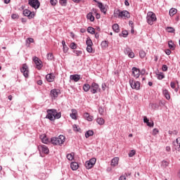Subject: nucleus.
Returning <instances> with one entry per match:
<instances>
[{"label": "nucleus", "mask_w": 180, "mask_h": 180, "mask_svg": "<svg viewBox=\"0 0 180 180\" xmlns=\"http://www.w3.org/2000/svg\"><path fill=\"white\" fill-rule=\"evenodd\" d=\"M114 16L118 19H130V13L127 11L118 9L114 11Z\"/></svg>", "instance_id": "obj_1"}, {"label": "nucleus", "mask_w": 180, "mask_h": 180, "mask_svg": "<svg viewBox=\"0 0 180 180\" xmlns=\"http://www.w3.org/2000/svg\"><path fill=\"white\" fill-rule=\"evenodd\" d=\"M65 141V136L60 135L58 137H53L51 139V142L53 146H61Z\"/></svg>", "instance_id": "obj_2"}, {"label": "nucleus", "mask_w": 180, "mask_h": 180, "mask_svg": "<svg viewBox=\"0 0 180 180\" xmlns=\"http://www.w3.org/2000/svg\"><path fill=\"white\" fill-rule=\"evenodd\" d=\"M146 19L148 25H150L151 26L152 25H153L154 22L157 20V16L155 15V13L150 11L148 13Z\"/></svg>", "instance_id": "obj_3"}, {"label": "nucleus", "mask_w": 180, "mask_h": 180, "mask_svg": "<svg viewBox=\"0 0 180 180\" xmlns=\"http://www.w3.org/2000/svg\"><path fill=\"white\" fill-rule=\"evenodd\" d=\"M28 4L34 8V9H39L40 8V1L39 0H29Z\"/></svg>", "instance_id": "obj_4"}, {"label": "nucleus", "mask_w": 180, "mask_h": 180, "mask_svg": "<svg viewBox=\"0 0 180 180\" xmlns=\"http://www.w3.org/2000/svg\"><path fill=\"white\" fill-rule=\"evenodd\" d=\"M129 84L132 89H140V82L134 81V79H129Z\"/></svg>", "instance_id": "obj_5"}, {"label": "nucleus", "mask_w": 180, "mask_h": 180, "mask_svg": "<svg viewBox=\"0 0 180 180\" xmlns=\"http://www.w3.org/2000/svg\"><path fill=\"white\" fill-rule=\"evenodd\" d=\"M99 91H101V89H99V84L93 82L90 86V92H91V94H96Z\"/></svg>", "instance_id": "obj_6"}, {"label": "nucleus", "mask_w": 180, "mask_h": 180, "mask_svg": "<svg viewBox=\"0 0 180 180\" xmlns=\"http://www.w3.org/2000/svg\"><path fill=\"white\" fill-rule=\"evenodd\" d=\"M32 60H33L34 64L36 65L37 70H40L41 68H43L42 62L40 59H39V58H37V56H34L32 58Z\"/></svg>", "instance_id": "obj_7"}, {"label": "nucleus", "mask_w": 180, "mask_h": 180, "mask_svg": "<svg viewBox=\"0 0 180 180\" xmlns=\"http://www.w3.org/2000/svg\"><path fill=\"white\" fill-rule=\"evenodd\" d=\"M47 115L46 119H49L51 122L54 121V109L47 110Z\"/></svg>", "instance_id": "obj_8"}, {"label": "nucleus", "mask_w": 180, "mask_h": 180, "mask_svg": "<svg viewBox=\"0 0 180 180\" xmlns=\"http://www.w3.org/2000/svg\"><path fill=\"white\" fill-rule=\"evenodd\" d=\"M98 8H99L102 13L106 15V12H108V6L103 5L102 2H98Z\"/></svg>", "instance_id": "obj_9"}, {"label": "nucleus", "mask_w": 180, "mask_h": 180, "mask_svg": "<svg viewBox=\"0 0 180 180\" xmlns=\"http://www.w3.org/2000/svg\"><path fill=\"white\" fill-rule=\"evenodd\" d=\"M20 71H21V72H22V74L25 78H27L29 77V70H28L27 64L22 65V67L20 69Z\"/></svg>", "instance_id": "obj_10"}, {"label": "nucleus", "mask_w": 180, "mask_h": 180, "mask_svg": "<svg viewBox=\"0 0 180 180\" xmlns=\"http://www.w3.org/2000/svg\"><path fill=\"white\" fill-rule=\"evenodd\" d=\"M23 15L24 16H27L28 19H33L34 18V12H32L29 11L28 9H25L23 11Z\"/></svg>", "instance_id": "obj_11"}, {"label": "nucleus", "mask_w": 180, "mask_h": 180, "mask_svg": "<svg viewBox=\"0 0 180 180\" xmlns=\"http://www.w3.org/2000/svg\"><path fill=\"white\" fill-rule=\"evenodd\" d=\"M132 74L134 77L139 78L140 77V69L135 67L132 68Z\"/></svg>", "instance_id": "obj_12"}, {"label": "nucleus", "mask_w": 180, "mask_h": 180, "mask_svg": "<svg viewBox=\"0 0 180 180\" xmlns=\"http://www.w3.org/2000/svg\"><path fill=\"white\" fill-rule=\"evenodd\" d=\"M46 81H48V82H53V81H54V78H56V76H54V75H53V73H49V74L46 75Z\"/></svg>", "instance_id": "obj_13"}, {"label": "nucleus", "mask_w": 180, "mask_h": 180, "mask_svg": "<svg viewBox=\"0 0 180 180\" xmlns=\"http://www.w3.org/2000/svg\"><path fill=\"white\" fill-rule=\"evenodd\" d=\"M70 78L72 81H75V82H78V81L79 79H81V75H70Z\"/></svg>", "instance_id": "obj_14"}, {"label": "nucleus", "mask_w": 180, "mask_h": 180, "mask_svg": "<svg viewBox=\"0 0 180 180\" xmlns=\"http://www.w3.org/2000/svg\"><path fill=\"white\" fill-rule=\"evenodd\" d=\"M119 165V158L116 157L114 158L112 160H111V166L112 167H116L117 165Z\"/></svg>", "instance_id": "obj_15"}, {"label": "nucleus", "mask_w": 180, "mask_h": 180, "mask_svg": "<svg viewBox=\"0 0 180 180\" xmlns=\"http://www.w3.org/2000/svg\"><path fill=\"white\" fill-rule=\"evenodd\" d=\"M39 150H41L42 153H44V154H49V148H47V146L42 145L40 147H39Z\"/></svg>", "instance_id": "obj_16"}, {"label": "nucleus", "mask_w": 180, "mask_h": 180, "mask_svg": "<svg viewBox=\"0 0 180 180\" xmlns=\"http://www.w3.org/2000/svg\"><path fill=\"white\" fill-rule=\"evenodd\" d=\"M78 162H73L70 164V168L72 169V171H77L79 168Z\"/></svg>", "instance_id": "obj_17"}, {"label": "nucleus", "mask_w": 180, "mask_h": 180, "mask_svg": "<svg viewBox=\"0 0 180 180\" xmlns=\"http://www.w3.org/2000/svg\"><path fill=\"white\" fill-rule=\"evenodd\" d=\"M84 119L88 120V122H92V120H94V117L92 115H90L88 112H85L84 114Z\"/></svg>", "instance_id": "obj_18"}, {"label": "nucleus", "mask_w": 180, "mask_h": 180, "mask_svg": "<svg viewBox=\"0 0 180 180\" xmlns=\"http://www.w3.org/2000/svg\"><path fill=\"white\" fill-rule=\"evenodd\" d=\"M40 139H41L42 143H44V144H49V143H50V141L49 140V139L47 138V136L46 135L41 136Z\"/></svg>", "instance_id": "obj_19"}, {"label": "nucleus", "mask_w": 180, "mask_h": 180, "mask_svg": "<svg viewBox=\"0 0 180 180\" xmlns=\"http://www.w3.org/2000/svg\"><path fill=\"white\" fill-rule=\"evenodd\" d=\"M51 96H52V98H57L58 96V91L57 89H54L51 91Z\"/></svg>", "instance_id": "obj_20"}, {"label": "nucleus", "mask_w": 180, "mask_h": 180, "mask_svg": "<svg viewBox=\"0 0 180 180\" xmlns=\"http://www.w3.org/2000/svg\"><path fill=\"white\" fill-rule=\"evenodd\" d=\"M53 116L54 120H56V119H60V117H61V112H57V110L53 109Z\"/></svg>", "instance_id": "obj_21"}, {"label": "nucleus", "mask_w": 180, "mask_h": 180, "mask_svg": "<svg viewBox=\"0 0 180 180\" xmlns=\"http://www.w3.org/2000/svg\"><path fill=\"white\" fill-rule=\"evenodd\" d=\"M70 117H72L74 120H77V110L72 109V113L70 114Z\"/></svg>", "instance_id": "obj_22"}, {"label": "nucleus", "mask_w": 180, "mask_h": 180, "mask_svg": "<svg viewBox=\"0 0 180 180\" xmlns=\"http://www.w3.org/2000/svg\"><path fill=\"white\" fill-rule=\"evenodd\" d=\"M86 18L89 19V20H90V22H94V20H95V17L91 12L87 14Z\"/></svg>", "instance_id": "obj_23"}, {"label": "nucleus", "mask_w": 180, "mask_h": 180, "mask_svg": "<svg viewBox=\"0 0 180 180\" xmlns=\"http://www.w3.org/2000/svg\"><path fill=\"white\" fill-rule=\"evenodd\" d=\"M168 46H169V49H170V50H175V44H174L172 40L169 41Z\"/></svg>", "instance_id": "obj_24"}, {"label": "nucleus", "mask_w": 180, "mask_h": 180, "mask_svg": "<svg viewBox=\"0 0 180 180\" xmlns=\"http://www.w3.org/2000/svg\"><path fill=\"white\" fill-rule=\"evenodd\" d=\"M112 27V30H114L115 33H119V32H120V30L119 29V25L114 24Z\"/></svg>", "instance_id": "obj_25"}, {"label": "nucleus", "mask_w": 180, "mask_h": 180, "mask_svg": "<svg viewBox=\"0 0 180 180\" xmlns=\"http://www.w3.org/2000/svg\"><path fill=\"white\" fill-rule=\"evenodd\" d=\"M89 89H91V85H89V84H84L83 85V91H84V92H88Z\"/></svg>", "instance_id": "obj_26"}, {"label": "nucleus", "mask_w": 180, "mask_h": 180, "mask_svg": "<svg viewBox=\"0 0 180 180\" xmlns=\"http://www.w3.org/2000/svg\"><path fill=\"white\" fill-rule=\"evenodd\" d=\"M96 122L98 123V124L100 125L105 124V120H103V118L102 117H98L96 120Z\"/></svg>", "instance_id": "obj_27"}, {"label": "nucleus", "mask_w": 180, "mask_h": 180, "mask_svg": "<svg viewBox=\"0 0 180 180\" xmlns=\"http://www.w3.org/2000/svg\"><path fill=\"white\" fill-rule=\"evenodd\" d=\"M163 95L165 96L166 99L171 98V96H169V92H168V90L167 89L163 90Z\"/></svg>", "instance_id": "obj_28"}, {"label": "nucleus", "mask_w": 180, "mask_h": 180, "mask_svg": "<svg viewBox=\"0 0 180 180\" xmlns=\"http://www.w3.org/2000/svg\"><path fill=\"white\" fill-rule=\"evenodd\" d=\"M178 12V10L176 8H171L169 11V13L170 16H174V15H176V13Z\"/></svg>", "instance_id": "obj_29"}, {"label": "nucleus", "mask_w": 180, "mask_h": 180, "mask_svg": "<svg viewBox=\"0 0 180 180\" xmlns=\"http://www.w3.org/2000/svg\"><path fill=\"white\" fill-rule=\"evenodd\" d=\"M94 134V131L89 130L85 133V137L86 139H88L89 137H91Z\"/></svg>", "instance_id": "obj_30"}, {"label": "nucleus", "mask_w": 180, "mask_h": 180, "mask_svg": "<svg viewBox=\"0 0 180 180\" xmlns=\"http://www.w3.org/2000/svg\"><path fill=\"white\" fill-rule=\"evenodd\" d=\"M88 33H90L91 34H95V28L92 27H89L87 28Z\"/></svg>", "instance_id": "obj_31"}, {"label": "nucleus", "mask_w": 180, "mask_h": 180, "mask_svg": "<svg viewBox=\"0 0 180 180\" xmlns=\"http://www.w3.org/2000/svg\"><path fill=\"white\" fill-rule=\"evenodd\" d=\"M85 167L86 169H91L94 167V165L89 162V161H86L85 163Z\"/></svg>", "instance_id": "obj_32"}, {"label": "nucleus", "mask_w": 180, "mask_h": 180, "mask_svg": "<svg viewBox=\"0 0 180 180\" xmlns=\"http://www.w3.org/2000/svg\"><path fill=\"white\" fill-rule=\"evenodd\" d=\"M66 157L69 161H72L74 160V153L68 154Z\"/></svg>", "instance_id": "obj_33"}, {"label": "nucleus", "mask_w": 180, "mask_h": 180, "mask_svg": "<svg viewBox=\"0 0 180 180\" xmlns=\"http://www.w3.org/2000/svg\"><path fill=\"white\" fill-rule=\"evenodd\" d=\"M98 113L101 116H103V113H105V108H103V107H102L101 105L98 107Z\"/></svg>", "instance_id": "obj_34"}, {"label": "nucleus", "mask_w": 180, "mask_h": 180, "mask_svg": "<svg viewBox=\"0 0 180 180\" xmlns=\"http://www.w3.org/2000/svg\"><path fill=\"white\" fill-rule=\"evenodd\" d=\"M92 11L96 14V18L97 19H101V14L98 13V10L96 8H92Z\"/></svg>", "instance_id": "obj_35"}, {"label": "nucleus", "mask_w": 180, "mask_h": 180, "mask_svg": "<svg viewBox=\"0 0 180 180\" xmlns=\"http://www.w3.org/2000/svg\"><path fill=\"white\" fill-rule=\"evenodd\" d=\"M158 75V79H164L165 78V75L162 72H160L159 74H157Z\"/></svg>", "instance_id": "obj_36"}, {"label": "nucleus", "mask_w": 180, "mask_h": 180, "mask_svg": "<svg viewBox=\"0 0 180 180\" xmlns=\"http://www.w3.org/2000/svg\"><path fill=\"white\" fill-rule=\"evenodd\" d=\"M86 46H93L94 43H92V40L91 38L88 37L86 41Z\"/></svg>", "instance_id": "obj_37"}, {"label": "nucleus", "mask_w": 180, "mask_h": 180, "mask_svg": "<svg viewBox=\"0 0 180 180\" xmlns=\"http://www.w3.org/2000/svg\"><path fill=\"white\" fill-rule=\"evenodd\" d=\"M167 32H168V33H174L175 32V29H174V27H167L166 28Z\"/></svg>", "instance_id": "obj_38"}, {"label": "nucleus", "mask_w": 180, "mask_h": 180, "mask_svg": "<svg viewBox=\"0 0 180 180\" xmlns=\"http://www.w3.org/2000/svg\"><path fill=\"white\" fill-rule=\"evenodd\" d=\"M109 43L108 42V41H103L101 42V46L104 49H106V47H108Z\"/></svg>", "instance_id": "obj_39"}, {"label": "nucleus", "mask_w": 180, "mask_h": 180, "mask_svg": "<svg viewBox=\"0 0 180 180\" xmlns=\"http://www.w3.org/2000/svg\"><path fill=\"white\" fill-rule=\"evenodd\" d=\"M73 53L77 56V57H79V56H82V51L74 50Z\"/></svg>", "instance_id": "obj_40"}, {"label": "nucleus", "mask_w": 180, "mask_h": 180, "mask_svg": "<svg viewBox=\"0 0 180 180\" xmlns=\"http://www.w3.org/2000/svg\"><path fill=\"white\" fill-rule=\"evenodd\" d=\"M139 57L141 58H144V57H146V52L144 51H139Z\"/></svg>", "instance_id": "obj_41"}, {"label": "nucleus", "mask_w": 180, "mask_h": 180, "mask_svg": "<svg viewBox=\"0 0 180 180\" xmlns=\"http://www.w3.org/2000/svg\"><path fill=\"white\" fill-rule=\"evenodd\" d=\"M70 47L72 49V50H75V49H77V44H75V42H72Z\"/></svg>", "instance_id": "obj_42"}, {"label": "nucleus", "mask_w": 180, "mask_h": 180, "mask_svg": "<svg viewBox=\"0 0 180 180\" xmlns=\"http://www.w3.org/2000/svg\"><path fill=\"white\" fill-rule=\"evenodd\" d=\"M89 162L93 166H94L95 164H96V159L95 158H93L90 159V160H89Z\"/></svg>", "instance_id": "obj_43"}, {"label": "nucleus", "mask_w": 180, "mask_h": 180, "mask_svg": "<svg viewBox=\"0 0 180 180\" xmlns=\"http://www.w3.org/2000/svg\"><path fill=\"white\" fill-rule=\"evenodd\" d=\"M54 58V56H53V53H48L47 54V59L51 61Z\"/></svg>", "instance_id": "obj_44"}, {"label": "nucleus", "mask_w": 180, "mask_h": 180, "mask_svg": "<svg viewBox=\"0 0 180 180\" xmlns=\"http://www.w3.org/2000/svg\"><path fill=\"white\" fill-rule=\"evenodd\" d=\"M134 155H136V150H131L129 153V157L131 158L134 157Z\"/></svg>", "instance_id": "obj_45"}, {"label": "nucleus", "mask_w": 180, "mask_h": 180, "mask_svg": "<svg viewBox=\"0 0 180 180\" xmlns=\"http://www.w3.org/2000/svg\"><path fill=\"white\" fill-rule=\"evenodd\" d=\"M131 49L130 48H126L124 51V54L128 56L129 53L131 52Z\"/></svg>", "instance_id": "obj_46"}, {"label": "nucleus", "mask_w": 180, "mask_h": 180, "mask_svg": "<svg viewBox=\"0 0 180 180\" xmlns=\"http://www.w3.org/2000/svg\"><path fill=\"white\" fill-rule=\"evenodd\" d=\"M73 130L75 131H79V130H81L80 128H78V125L77 124H73Z\"/></svg>", "instance_id": "obj_47"}, {"label": "nucleus", "mask_w": 180, "mask_h": 180, "mask_svg": "<svg viewBox=\"0 0 180 180\" xmlns=\"http://www.w3.org/2000/svg\"><path fill=\"white\" fill-rule=\"evenodd\" d=\"M57 0H50V4L52 6H56L57 5Z\"/></svg>", "instance_id": "obj_48"}, {"label": "nucleus", "mask_w": 180, "mask_h": 180, "mask_svg": "<svg viewBox=\"0 0 180 180\" xmlns=\"http://www.w3.org/2000/svg\"><path fill=\"white\" fill-rule=\"evenodd\" d=\"M60 4L62 6H65L67 5V0H60Z\"/></svg>", "instance_id": "obj_49"}, {"label": "nucleus", "mask_w": 180, "mask_h": 180, "mask_svg": "<svg viewBox=\"0 0 180 180\" xmlns=\"http://www.w3.org/2000/svg\"><path fill=\"white\" fill-rule=\"evenodd\" d=\"M86 51L88 53H92L93 49H92V46H87L86 47Z\"/></svg>", "instance_id": "obj_50"}, {"label": "nucleus", "mask_w": 180, "mask_h": 180, "mask_svg": "<svg viewBox=\"0 0 180 180\" xmlns=\"http://www.w3.org/2000/svg\"><path fill=\"white\" fill-rule=\"evenodd\" d=\"M122 34L124 37H127L129 32H127V30H124L122 32Z\"/></svg>", "instance_id": "obj_51"}, {"label": "nucleus", "mask_w": 180, "mask_h": 180, "mask_svg": "<svg viewBox=\"0 0 180 180\" xmlns=\"http://www.w3.org/2000/svg\"><path fill=\"white\" fill-rule=\"evenodd\" d=\"M162 71H168V66H167V65H163L162 67Z\"/></svg>", "instance_id": "obj_52"}, {"label": "nucleus", "mask_w": 180, "mask_h": 180, "mask_svg": "<svg viewBox=\"0 0 180 180\" xmlns=\"http://www.w3.org/2000/svg\"><path fill=\"white\" fill-rule=\"evenodd\" d=\"M148 127H154V122L150 121L146 124Z\"/></svg>", "instance_id": "obj_53"}, {"label": "nucleus", "mask_w": 180, "mask_h": 180, "mask_svg": "<svg viewBox=\"0 0 180 180\" xmlns=\"http://www.w3.org/2000/svg\"><path fill=\"white\" fill-rule=\"evenodd\" d=\"M128 56L129 57V58H134V53L131 51Z\"/></svg>", "instance_id": "obj_54"}, {"label": "nucleus", "mask_w": 180, "mask_h": 180, "mask_svg": "<svg viewBox=\"0 0 180 180\" xmlns=\"http://www.w3.org/2000/svg\"><path fill=\"white\" fill-rule=\"evenodd\" d=\"M158 132H159V131H158V129L157 128L153 129V134L154 136H155V134H158Z\"/></svg>", "instance_id": "obj_55"}, {"label": "nucleus", "mask_w": 180, "mask_h": 180, "mask_svg": "<svg viewBox=\"0 0 180 180\" xmlns=\"http://www.w3.org/2000/svg\"><path fill=\"white\" fill-rule=\"evenodd\" d=\"M162 165H163V167H168V162L163 160L162 162Z\"/></svg>", "instance_id": "obj_56"}, {"label": "nucleus", "mask_w": 180, "mask_h": 180, "mask_svg": "<svg viewBox=\"0 0 180 180\" xmlns=\"http://www.w3.org/2000/svg\"><path fill=\"white\" fill-rule=\"evenodd\" d=\"M11 18L13 19H18L19 18V15L18 14H12Z\"/></svg>", "instance_id": "obj_57"}, {"label": "nucleus", "mask_w": 180, "mask_h": 180, "mask_svg": "<svg viewBox=\"0 0 180 180\" xmlns=\"http://www.w3.org/2000/svg\"><path fill=\"white\" fill-rule=\"evenodd\" d=\"M170 86H171V88H172V89H175V82H172L170 83Z\"/></svg>", "instance_id": "obj_58"}, {"label": "nucleus", "mask_w": 180, "mask_h": 180, "mask_svg": "<svg viewBox=\"0 0 180 180\" xmlns=\"http://www.w3.org/2000/svg\"><path fill=\"white\" fill-rule=\"evenodd\" d=\"M27 41H29V43H33L34 39H33V38H27Z\"/></svg>", "instance_id": "obj_59"}, {"label": "nucleus", "mask_w": 180, "mask_h": 180, "mask_svg": "<svg viewBox=\"0 0 180 180\" xmlns=\"http://www.w3.org/2000/svg\"><path fill=\"white\" fill-rule=\"evenodd\" d=\"M149 122H150V120H148V118H147V117H143V122L144 123L147 124Z\"/></svg>", "instance_id": "obj_60"}, {"label": "nucleus", "mask_w": 180, "mask_h": 180, "mask_svg": "<svg viewBox=\"0 0 180 180\" xmlns=\"http://www.w3.org/2000/svg\"><path fill=\"white\" fill-rule=\"evenodd\" d=\"M63 51L65 53H67V51H68V46H67V45H65V46H63Z\"/></svg>", "instance_id": "obj_61"}, {"label": "nucleus", "mask_w": 180, "mask_h": 180, "mask_svg": "<svg viewBox=\"0 0 180 180\" xmlns=\"http://www.w3.org/2000/svg\"><path fill=\"white\" fill-rule=\"evenodd\" d=\"M119 180H126V176L122 175L120 176Z\"/></svg>", "instance_id": "obj_62"}, {"label": "nucleus", "mask_w": 180, "mask_h": 180, "mask_svg": "<svg viewBox=\"0 0 180 180\" xmlns=\"http://www.w3.org/2000/svg\"><path fill=\"white\" fill-rule=\"evenodd\" d=\"M101 88L103 91H105L106 89V84L103 83L101 86Z\"/></svg>", "instance_id": "obj_63"}, {"label": "nucleus", "mask_w": 180, "mask_h": 180, "mask_svg": "<svg viewBox=\"0 0 180 180\" xmlns=\"http://www.w3.org/2000/svg\"><path fill=\"white\" fill-rule=\"evenodd\" d=\"M165 53H166L167 56H169L171 54V50L167 49V50H166Z\"/></svg>", "instance_id": "obj_64"}]
</instances>
